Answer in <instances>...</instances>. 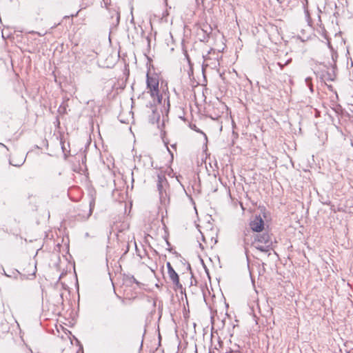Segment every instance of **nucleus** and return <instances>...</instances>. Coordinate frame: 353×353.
<instances>
[{"mask_svg":"<svg viewBox=\"0 0 353 353\" xmlns=\"http://www.w3.org/2000/svg\"><path fill=\"white\" fill-rule=\"evenodd\" d=\"M254 242L272 245V240L268 233L259 234L255 237Z\"/></svg>","mask_w":353,"mask_h":353,"instance_id":"5","label":"nucleus"},{"mask_svg":"<svg viewBox=\"0 0 353 353\" xmlns=\"http://www.w3.org/2000/svg\"><path fill=\"white\" fill-rule=\"evenodd\" d=\"M335 112L337 114H341L342 113V108L341 105H337L334 108Z\"/></svg>","mask_w":353,"mask_h":353,"instance_id":"12","label":"nucleus"},{"mask_svg":"<svg viewBox=\"0 0 353 353\" xmlns=\"http://www.w3.org/2000/svg\"><path fill=\"white\" fill-rule=\"evenodd\" d=\"M216 174H219V171H216V172H214V176L215 178L216 177Z\"/></svg>","mask_w":353,"mask_h":353,"instance_id":"17","label":"nucleus"},{"mask_svg":"<svg viewBox=\"0 0 353 353\" xmlns=\"http://www.w3.org/2000/svg\"><path fill=\"white\" fill-rule=\"evenodd\" d=\"M211 61V59H205V62H206V67H208V68H216L217 71H219V68H217V66L219 65V60H217V65H216V63L214 64V65H212V63H209V61Z\"/></svg>","mask_w":353,"mask_h":353,"instance_id":"8","label":"nucleus"},{"mask_svg":"<svg viewBox=\"0 0 353 353\" xmlns=\"http://www.w3.org/2000/svg\"><path fill=\"white\" fill-rule=\"evenodd\" d=\"M30 33H32V34H37L39 36H43V35H45L46 34V32L41 33V32H35V31H32Z\"/></svg>","mask_w":353,"mask_h":353,"instance_id":"14","label":"nucleus"},{"mask_svg":"<svg viewBox=\"0 0 353 353\" xmlns=\"http://www.w3.org/2000/svg\"><path fill=\"white\" fill-rule=\"evenodd\" d=\"M94 203L92 201L90 203V209L88 211V212H86L85 214L82 215V219L85 220V219H88L91 216V214L92 213V210L94 209Z\"/></svg>","mask_w":353,"mask_h":353,"instance_id":"7","label":"nucleus"},{"mask_svg":"<svg viewBox=\"0 0 353 353\" xmlns=\"http://www.w3.org/2000/svg\"><path fill=\"white\" fill-rule=\"evenodd\" d=\"M210 353H221L220 351L216 347L215 350L210 352Z\"/></svg>","mask_w":353,"mask_h":353,"instance_id":"15","label":"nucleus"},{"mask_svg":"<svg viewBox=\"0 0 353 353\" xmlns=\"http://www.w3.org/2000/svg\"><path fill=\"white\" fill-rule=\"evenodd\" d=\"M254 246L259 250L263 252H268L271 249L272 245L260 243L259 242H254Z\"/></svg>","mask_w":353,"mask_h":353,"instance_id":"6","label":"nucleus"},{"mask_svg":"<svg viewBox=\"0 0 353 353\" xmlns=\"http://www.w3.org/2000/svg\"><path fill=\"white\" fill-rule=\"evenodd\" d=\"M218 343L219 345V346L221 347V341H219V338L218 337Z\"/></svg>","mask_w":353,"mask_h":353,"instance_id":"20","label":"nucleus"},{"mask_svg":"<svg viewBox=\"0 0 353 353\" xmlns=\"http://www.w3.org/2000/svg\"><path fill=\"white\" fill-rule=\"evenodd\" d=\"M166 266L168 268V274L170 279L176 288H182V285L179 282V278L178 274L175 272L170 262H167Z\"/></svg>","mask_w":353,"mask_h":353,"instance_id":"3","label":"nucleus"},{"mask_svg":"<svg viewBox=\"0 0 353 353\" xmlns=\"http://www.w3.org/2000/svg\"><path fill=\"white\" fill-rule=\"evenodd\" d=\"M305 84L307 86L310 88V90L311 92H313V85L312 83V78L311 77H307L305 80Z\"/></svg>","mask_w":353,"mask_h":353,"instance_id":"10","label":"nucleus"},{"mask_svg":"<svg viewBox=\"0 0 353 353\" xmlns=\"http://www.w3.org/2000/svg\"><path fill=\"white\" fill-rule=\"evenodd\" d=\"M3 273L6 276H10L8 274H7L4 270V269L3 268Z\"/></svg>","mask_w":353,"mask_h":353,"instance_id":"18","label":"nucleus"},{"mask_svg":"<svg viewBox=\"0 0 353 353\" xmlns=\"http://www.w3.org/2000/svg\"><path fill=\"white\" fill-rule=\"evenodd\" d=\"M214 317H212V325H214Z\"/></svg>","mask_w":353,"mask_h":353,"instance_id":"21","label":"nucleus"},{"mask_svg":"<svg viewBox=\"0 0 353 353\" xmlns=\"http://www.w3.org/2000/svg\"><path fill=\"white\" fill-rule=\"evenodd\" d=\"M146 77L147 89L152 98L154 104H160L162 96L160 94L159 89V79L158 74L148 72Z\"/></svg>","mask_w":353,"mask_h":353,"instance_id":"1","label":"nucleus"},{"mask_svg":"<svg viewBox=\"0 0 353 353\" xmlns=\"http://www.w3.org/2000/svg\"><path fill=\"white\" fill-rule=\"evenodd\" d=\"M253 231L261 232L264 228V221L260 216H256L250 223Z\"/></svg>","mask_w":353,"mask_h":353,"instance_id":"4","label":"nucleus"},{"mask_svg":"<svg viewBox=\"0 0 353 353\" xmlns=\"http://www.w3.org/2000/svg\"><path fill=\"white\" fill-rule=\"evenodd\" d=\"M152 112L154 114H157V119H159L160 115L159 113H157V110L155 108H152Z\"/></svg>","mask_w":353,"mask_h":353,"instance_id":"13","label":"nucleus"},{"mask_svg":"<svg viewBox=\"0 0 353 353\" xmlns=\"http://www.w3.org/2000/svg\"><path fill=\"white\" fill-rule=\"evenodd\" d=\"M292 61V59H289L288 60H287L285 61V63L284 64H283L281 62H279L277 63V65L280 67L281 70H283V67L284 65H288L290 62Z\"/></svg>","mask_w":353,"mask_h":353,"instance_id":"11","label":"nucleus"},{"mask_svg":"<svg viewBox=\"0 0 353 353\" xmlns=\"http://www.w3.org/2000/svg\"><path fill=\"white\" fill-rule=\"evenodd\" d=\"M0 145H1V146H3V147H4V148H7V149H8V148L6 147V145H5L4 144H3L2 143H0Z\"/></svg>","mask_w":353,"mask_h":353,"instance_id":"19","label":"nucleus"},{"mask_svg":"<svg viewBox=\"0 0 353 353\" xmlns=\"http://www.w3.org/2000/svg\"><path fill=\"white\" fill-rule=\"evenodd\" d=\"M168 187V181L164 175L159 174L157 181V190L159 191V199L161 203L165 204L168 200V194L166 188Z\"/></svg>","mask_w":353,"mask_h":353,"instance_id":"2","label":"nucleus"},{"mask_svg":"<svg viewBox=\"0 0 353 353\" xmlns=\"http://www.w3.org/2000/svg\"><path fill=\"white\" fill-rule=\"evenodd\" d=\"M214 334H218V333H217L216 332H212V339H214Z\"/></svg>","mask_w":353,"mask_h":353,"instance_id":"16","label":"nucleus"},{"mask_svg":"<svg viewBox=\"0 0 353 353\" xmlns=\"http://www.w3.org/2000/svg\"><path fill=\"white\" fill-rule=\"evenodd\" d=\"M26 159L21 158L19 161H16V163H14L12 159H10V164L16 167H20L24 163Z\"/></svg>","mask_w":353,"mask_h":353,"instance_id":"9","label":"nucleus"}]
</instances>
